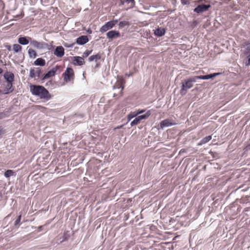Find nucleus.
Instances as JSON below:
<instances>
[{
	"mask_svg": "<svg viewBox=\"0 0 250 250\" xmlns=\"http://www.w3.org/2000/svg\"><path fill=\"white\" fill-rule=\"evenodd\" d=\"M0 118L2 117H3V114L2 113H0Z\"/></svg>",
	"mask_w": 250,
	"mask_h": 250,
	"instance_id": "nucleus-38",
	"label": "nucleus"
},
{
	"mask_svg": "<svg viewBox=\"0 0 250 250\" xmlns=\"http://www.w3.org/2000/svg\"><path fill=\"white\" fill-rule=\"evenodd\" d=\"M88 42V39L87 36L83 35L76 40V43L78 44L83 45L85 44Z\"/></svg>",
	"mask_w": 250,
	"mask_h": 250,
	"instance_id": "nucleus-14",
	"label": "nucleus"
},
{
	"mask_svg": "<svg viewBox=\"0 0 250 250\" xmlns=\"http://www.w3.org/2000/svg\"><path fill=\"white\" fill-rule=\"evenodd\" d=\"M54 54L58 57H62L64 54V49L63 47L62 46H57L54 51Z\"/></svg>",
	"mask_w": 250,
	"mask_h": 250,
	"instance_id": "nucleus-12",
	"label": "nucleus"
},
{
	"mask_svg": "<svg viewBox=\"0 0 250 250\" xmlns=\"http://www.w3.org/2000/svg\"><path fill=\"white\" fill-rule=\"evenodd\" d=\"M242 45L244 47H246L245 54L247 56V61H246V65H250V41H244Z\"/></svg>",
	"mask_w": 250,
	"mask_h": 250,
	"instance_id": "nucleus-5",
	"label": "nucleus"
},
{
	"mask_svg": "<svg viewBox=\"0 0 250 250\" xmlns=\"http://www.w3.org/2000/svg\"><path fill=\"white\" fill-rule=\"evenodd\" d=\"M212 138L211 136L209 135L203 138L201 141L198 144V146H201L209 142Z\"/></svg>",
	"mask_w": 250,
	"mask_h": 250,
	"instance_id": "nucleus-22",
	"label": "nucleus"
},
{
	"mask_svg": "<svg viewBox=\"0 0 250 250\" xmlns=\"http://www.w3.org/2000/svg\"><path fill=\"white\" fill-rule=\"evenodd\" d=\"M13 49L14 52L17 53L21 50L22 47L18 44H14L13 45Z\"/></svg>",
	"mask_w": 250,
	"mask_h": 250,
	"instance_id": "nucleus-27",
	"label": "nucleus"
},
{
	"mask_svg": "<svg viewBox=\"0 0 250 250\" xmlns=\"http://www.w3.org/2000/svg\"><path fill=\"white\" fill-rule=\"evenodd\" d=\"M12 87L13 84L12 83H7L6 87L3 91V94H7L12 92L14 90Z\"/></svg>",
	"mask_w": 250,
	"mask_h": 250,
	"instance_id": "nucleus-18",
	"label": "nucleus"
},
{
	"mask_svg": "<svg viewBox=\"0 0 250 250\" xmlns=\"http://www.w3.org/2000/svg\"><path fill=\"white\" fill-rule=\"evenodd\" d=\"M165 33L166 29L164 28H158L154 32L155 35L158 37H161L164 35Z\"/></svg>",
	"mask_w": 250,
	"mask_h": 250,
	"instance_id": "nucleus-21",
	"label": "nucleus"
},
{
	"mask_svg": "<svg viewBox=\"0 0 250 250\" xmlns=\"http://www.w3.org/2000/svg\"><path fill=\"white\" fill-rule=\"evenodd\" d=\"M118 22V20H113L107 22L100 28V31L102 33L107 31L108 30L113 27Z\"/></svg>",
	"mask_w": 250,
	"mask_h": 250,
	"instance_id": "nucleus-7",
	"label": "nucleus"
},
{
	"mask_svg": "<svg viewBox=\"0 0 250 250\" xmlns=\"http://www.w3.org/2000/svg\"><path fill=\"white\" fill-rule=\"evenodd\" d=\"M92 52V50H86L83 54V58H86L88 57Z\"/></svg>",
	"mask_w": 250,
	"mask_h": 250,
	"instance_id": "nucleus-31",
	"label": "nucleus"
},
{
	"mask_svg": "<svg viewBox=\"0 0 250 250\" xmlns=\"http://www.w3.org/2000/svg\"><path fill=\"white\" fill-rule=\"evenodd\" d=\"M61 66L56 65L50 70L44 76L43 79H46L51 78L55 75L57 71L60 69Z\"/></svg>",
	"mask_w": 250,
	"mask_h": 250,
	"instance_id": "nucleus-8",
	"label": "nucleus"
},
{
	"mask_svg": "<svg viewBox=\"0 0 250 250\" xmlns=\"http://www.w3.org/2000/svg\"><path fill=\"white\" fill-rule=\"evenodd\" d=\"M4 133V130L0 126V136Z\"/></svg>",
	"mask_w": 250,
	"mask_h": 250,
	"instance_id": "nucleus-35",
	"label": "nucleus"
},
{
	"mask_svg": "<svg viewBox=\"0 0 250 250\" xmlns=\"http://www.w3.org/2000/svg\"><path fill=\"white\" fill-rule=\"evenodd\" d=\"M4 77L7 83H12L14 81V75L11 72H6L4 74Z\"/></svg>",
	"mask_w": 250,
	"mask_h": 250,
	"instance_id": "nucleus-17",
	"label": "nucleus"
},
{
	"mask_svg": "<svg viewBox=\"0 0 250 250\" xmlns=\"http://www.w3.org/2000/svg\"><path fill=\"white\" fill-rule=\"evenodd\" d=\"M74 64L76 65H82L85 63L83 57L79 56H75L73 58Z\"/></svg>",
	"mask_w": 250,
	"mask_h": 250,
	"instance_id": "nucleus-15",
	"label": "nucleus"
},
{
	"mask_svg": "<svg viewBox=\"0 0 250 250\" xmlns=\"http://www.w3.org/2000/svg\"><path fill=\"white\" fill-rule=\"evenodd\" d=\"M197 78L196 76L188 78L187 80L185 81V83H183L181 93L184 91L186 92L188 89L191 88L193 86L192 83L196 81Z\"/></svg>",
	"mask_w": 250,
	"mask_h": 250,
	"instance_id": "nucleus-3",
	"label": "nucleus"
},
{
	"mask_svg": "<svg viewBox=\"0 0 250 250\" xmlns=\"http://www.w3.org/2000/svg\"><path fill=\"white\" fill-rule=\"evenodd\" d=\"M137 116L136 111L134 112H131L127 115V120L128 121H130L132 118Z\"/></svg>",
	"mask_w": 250,
	"mask_h": 250,
	"instance_id": "nucleus-28",
	"label": "nucleus"
},
{
	"mask_svg": "<svg viewBox=\"0 0 250 250\" xmlns=\"http://www.w3.org/2000/svg\"><path fill=\"white\" fill-rule=\"evenodd\" d=\"M34 64L36 65L44 66L45 64V61L42 58H38L35 61Z\"/></svg>",
	"mask_w": 250,
	"mask_h": 250,
	"instance_id": "nucleus-23",
	"label": "nucleus"
},
{
	"mask_svg": "<svg viewBox=\"0 0 250 250\" xmlns=\"http://www.w3.org/2000/svg\"><path fill=\"white\" fill-rule=\"evenodd\" d=\"M181 2L184 5L189 4V1L188 0H181Z\"/></svg>",
	"mask_w": 250,
	"mask_h": 250,
	"instance_id": "nucleus-33",
	"label": "nucleus"
},
{
	"mask_svg": "<svg viewBox=\"0 0 250 250\" xmlns=\"http://www.w3.org/2000/svg\"><path fill=\"white\" fill-rule=\"evenodd\" d=\"M14 172L12 170H7L4 173V176L8 178L12 175H13Z\"/></svg>",
	"mask_w": 250,
	"mask_h": 250,
	"instance_id": "nucleus-30",
	"label": "nucleus"
},
{
	"mask_svg": "<svg viewBox=\"0 0 250 250\" xmlns=\"http://www.w3.org/2000/svg\"><path fill=\"white\" fill-rule=\"evenodd\" d=\"M122 127V125L118 126H117V127H116V128H117V129H119V128H121Z\"/></svg>",
	"mask_w": 250,
	"mask_h": 250,
	"instance_id": "nucleus-37",
	"label": "nucleus"
},
{
	"mask_svg": "<svg viewBox=\"0 0 250 250\" xmlns=\"http://www.w3.org/2000/svg\"><path fill=\"white\" fill-rule=\"evenodd\" d=\"M28 38L30 40L31 39V38H30V37H28Z\"/></svg>",
	"mask_w": 250,
	"mask_h": 250,
	"instance_id": "nucleus-40",
	"label": "nucleus"
},
{
	"mask_svg": "<svg viewBox=\"0 0 250 250\" xmlns=\"http://www.w3.org/2000/svg\"><path fill=\"white\" fill-rule=\"evenodd\" d=\"M121 2L122 5H125L126 4L127 5L126 7L125 8L126 10L133 7L135 3L134 0H121Z\"/></svg>",
	"mask_w": 250,
	"mask_h": 250,
	"instance_id": "nucleus-16",
	"label": "nucleus"
},
{
	"mask_svg": "<svg viewBox=\"0 0 250 250\" xmlns=\"http://www.w3.org/2000/svg\"><path fill=\"white\" fill-rule=\"evenodd\" d=\"M130 23L128 21H122L119 22V25L120 28H123L125 26L129 25Z\"/></svg>",
	"mask_w": 250,
	"mask_h": 250,
	"instance_id": "nucleus-29",
	"label": "nucleus"
},
{
	"mask_svg": "<svg viewBox=\"0 0 250 250\" xmlns=\"http://www.w3.org/2000/svg\"><path fill=\"white\" fill-rule=\"evenodd\" d=\"M145 111V110H140L139 109L137 111H136L137 116L141 113H144Z\"/></svg>",
	"mask_w": 250,
	"mask_h": 250,
	"instance_id": "nucleus-34",
	"label": "nucleus"
},
{
	"mask_svg": "<svg viewBox=\"0 0 250 250\" xmlns=\"http://www.w3.org/2000/svg\"><path fill=\"white\" fill-rule=\"evenodd\" d=\"M151 114L150 110L147 111L144 115L138 116L130 123L131 126H134L139 124L141 120L146 119Z\"/></svg>",
	"mask_w": 250,
	"mask_h": 250,
	"instance_id": "nucleus-6",
	"label": "nucleus"
},
{
	"mask_svg": "<svg viewBox=\"0 0 250 250\" xmlns=\"http://www.w3.org/2000/svg\"><path fill=\"white\" fill-rule=\"evenodd\" d=\"M31 44L36 48L39 49H47L50 50L52 46L44 42H39L36 40L31 41Z\"/></svg>",
	"mask_w": 250,
	"mask_h": 250,
	"instance_id": "nucleus-4",
	"label": "nucleus"
},
{
	"mask_svg": "<svg viewBox=\"0 0 250 250\" xmlns=\"http://www.w3.org/2000/svg\"><path fill=\"white\" fill-rule=\"evenodd\" d=\"M3 72V70L1 68H0V74H1Z\"/></svg>",
	"mask_w": 250,
	"mask_h": 250,
	"instance_id": "nucleus-36",
	"label": "nucleus"
},
{
	"mask_svg": "<svg viewBox=\"0 0 250 250\" xmlns=\"http://www.w3.org/2000/svg\"><path fill=\"white\" fill-rule=\"evenodd\" d=\"M28 52L29 56L30 58H35L36 57L37 54H36V51L34 49L29 48Z\"/></svg>",
	"mask_w": 250,
	"mask_h": 250,
	"instance_id": "nucleus-26",
	"label": "nucleus"
},
{
	"mask_svg": "<svg viewBox=\"0 0 250 250\" xmlns=\"http://www.w3.org/2000/svg\"><path fill=\"white\" fill-rule=\"evenodd\" d=\"M219 74H220V73H213V74H209V75H205V76H196V77L197 78V79L208 80V79H209L210 78H212Z\"/></svg>",
	"mask_w": 250,
	"mask_h": 250,
	"instance_id": "nucleus-20",
	"label": "nucleus"
},
{
	"mask_svg": "<svg viewBox=\"0 0 250 250\" xmlns=\"http://www.w3.org/2000/svg\"><path fill=\"white\" fill-rule=\"evenodd\" d=\"M41 73V71L39 68H37L36 69L34 68H31L30 70L29 77L31 78H35L36 77L39 78Z\"/></svg>",
	"mask_w": 250,
	"mask_h": 250,
	"instance_id": "nucleus-10",
	"label": "nucleus"
},
{
	"mask_svg": "<svg viewBox=\"0 0 250 250\" xmlns=\"http://www.w3.org/2000/svg\"><path fill=\"white\" fill-rule=\"evenodd\" d=\"M106 36L109 39H113L115 38L119 37L120 36V34L119 31L111 30L107 33Z\"/></svg>",
	"mask_w": 250,
	"mask_h": 250,
	"instance_id": "nucleus-13",
	"label": "nucleus"
},
{
	"mask_svg": "<svg viewBox=\"0 0 250 250\" xmlns=\"http://www.w3.org/2000/svg\"><path fill=\"white\" fill-rule=\"evenodd\" d=\"M30 90L33 95L38 96L41 99L48 101L52 98V95L43 86L32 84L30 85Z\"/></svg>",
	"mask_w": 250,
	"mask_h": 250,
	"instance_id": "nucleus-1",
	"label": "nucleus"
},
{
	"mask_svg": "<svg viewBox=\"0 0 250 250\" xmlns=\"http://www.w3.org/2000/svg\"><path fill=\"white\" fill-rule=\"evenodd\" d=\"M174 125V124L172 123V121L169 119L164 120L160 123V126L162 128L166 126H169Z\"/></svg>",
	"mask_w": 250,
	"mask_h": 250,
	"instance_id": "nucleus-19",
	"label": "nucleus"
},
{
	"mask_svg": "<svg viewBox=\"0 0 250 250\" xmlns=\"http://www.w3.org/2000/svg\"><path fill=\"white\" fill-rule=\"evenodd\" d=\"M21 215H20L18 216V218L15 221V225H18L20 222L21 220Z\"/></svg>",
	"mask_w": 250,
	"mask_h": 250,
	"instance_id": "nucleus-32",
	"label": "nucleus"
},
{
	"mask_svg": "<svg viewBox=\"0 0 250 250\" xmlns=\"http://www.w3.org/2000/svg\"><path fill=\"white\" fill-rule=\"evenodd\" d=\"M18 42L22 45H26L29 43V40L26 37L19 38Z\"/></svg>",
	"mask_w": 250,
	"mask_h": 250,
	"instance_id": "nucleus-25",
	"label": "nucleus"
},
{
	"mask_svg": "<svg viewBox=\"0 0 250 250\" xmlns=\"http://www.w3.org/2000/svg\"><path fill=\"white\" fill-rule=\"evenodd\" d=\"M0 94H3V91L0 89Z\"/></svg>",
	"mask_w": 250,
	"mask_h": 250,
	"instance_id": "nucleus-39",
	"label": "nucleus"
},
{
	"mask_svg": "<svg viewBox=\"0 0 250 250\" xmlns=\"http://www.w3.org/2000/svg\"><path fill=\"white\" fill-rule=\"evenodd\" d=\"M210 7V5H207L202 4L197 6V7L194 9V11L197 13H201L207 11Z\"/></svg>",
	"mask_w": 250,
	"mask_h": 250,
	"instance_id": "nucleus-9",
	"label": "nucleus"
},
{
	"mask_svg": "<svg viewBox=\"0 0 250 250\" xmlns=\"http://www.w3.org/2000/svg\"><path fill=\"white\" fill-rule=\"evenodd\" d=\"M62 75L63 80L66 83L73 81L75 76L74 70L71 67H67Z\"/></svg>",
	"mask_w": 250,
	"mask_h": 250,
	"instance_id": "nucleus-2",
	"label": "nucleus"
},
{
	"mask_svg": "<svg viewBox=\"0 0 250 250\" xmlns=\"http://www.w3.org/2000/svg\"><path fill=\"white\" fill-rule=\"evenodd\" d=\"M125 83V80L123 78V77H118L117 81L116 83V86L118 88H121V92H122V91L124 88V84Z\"/></svg>",
	"mask_w": 250,
	"mask_h": 250,
	"instance_id": "nucleus-11",
	"label": "nucleus"
},
{
	"mask_svg": "<svg viewBox=\"0 0 250 250\" xmlns=\"http://www.w3.org/2000/svg\"><path fill=\"white\" fill-rule=\"evenodd\" d=\"M101 58V56L100 54H97L96 55H92L89 57L88 60L89 62H92L93 61H97L98 60H100Z\"/></svg>",
	"mask_w": 250,
	"mask_h": 250,
	"instance_id": "nucleus-24",
	"label": "nucleus"
}]
</instances>
